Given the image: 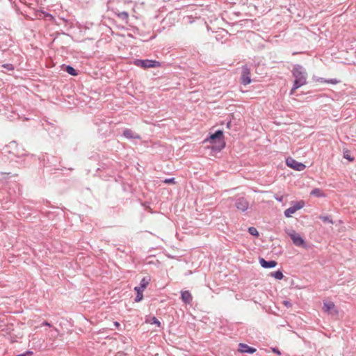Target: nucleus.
Here are the masks:
<instances>
[{
  "mask_svg": "<svg viewBox=\"0 0 356 356\" xmlns=\"http://www.w3.org/2000/svg\"><path fill=\"white\" fill-rule=\"evenodd\" d=\"M259 264L264 268H271L277 266L275 261H266L263 258L259 259Z\"/></svg>",
  "mask_w": 356,
  "mask_h": 356,
  "instance_id": "9b49d317",
  "label": "nucleus"
},
{
  "mask_svg": "<svg viewBox=\"0 0 356 356\" xmlns=\"http://www.w3.org/2000/svg\"><path fill=\"white\" fill-rule=\"evenodd\" d=\"M175 179L174 178H170V179H166L164 182L166 183V184H170V183H174Z\"/></svg>",
  "mask_w": 356,
  "mask_h": 356,
  "instance_id": "b1692460",
  "label": "nucleus"
},
{
  "mask_svg": "<svg viewBox=\"0 0 356 356\" xmlns=\"http://www.w3.org/2000/svg\"><path fill=\"white\" fill-rule=\"evenodd\" d=\"M150 282V277H145L142 279L140 283V286H136L134 288V290L137 293V296L136 297V302H140L143 298V292L145 290V289L147 287V286L149 284Z\"/></svg>",
  "mask_w": 356,
  "mask_h": 356,
  "instance_id": "7ed1b4c3",
  "label": "nucleus"
},
{
  "mask_svg": "<svg viewBox=\"0 0 356 356\" xmlns=\"http://www.w3.org/2000/svg\"><path fill=\"white\" fill-rule=\"evenodd\" d=\"M286 165L298 171H302L305 168V165L302 163H300L292 158H288L286 160Z\"/></svg>",
  "mask_w": 356,
  "mask_h": 356,
  "instance_id": "6e6552de",
  "label": "nucleus"
},
{
  "mask_svg": "<svg viewBox=\"0 0 356 356\" xmlns=\"http://www.w3.org/2000/svg\"><path fill=\"white\" fill-rule=\"evenodd\" d=\"M325 82L329 83H332V84H336L338 83V81L337 79H330V80L325 81Z\"/></svg>",
  "mask_w": 356,
  "mask_h": 356,
  "instance_id": "5701e85b",
  "label": "nucleus"
},
{
  "mask_svg": "<svg viewBox=\"0 0 356 356\" xmlns=\"http://www.w3.org/2000/svg\"><path fill=\"white\" fill-rule=\"evenodd\" d=\"M275 200H277L278 202H282L283 201V196H277L276 195L275 197Z\"/></svg>",
  "mask_w": 356,
  "mask_h": 356,
  "instance_id": "a878e982",
  "label": "nucleus"
},
{
  "mask_svg": "<svg viewBox=\"0 0 356 356\" xmlns=\"http://www.w3.org/2000/svg\"><path fill=\"white\" fill-rule=\"evenodd\" d=\"M284 304L286 307H288L291 306V302H290L289 301H288V300H285V301H284Z\"/></svg>",
  "mask_w": 356,
  "mask_h": 356,
  "instance_id": "cd10ccee",
  "label": "nucleus"
},
{
  "mask_svg": "<svg viewBox=\"0 0 356 356\" xmlns=\"http://www.w3.org/2000/svg\"><path fill=\"white\" fill-rule=\"evenodd\" d=\"M270 275L277 280H282L284 277L283 273L280 270L273 272L270 273Z\"/></svg>",
  "mask_w": 356,
  "mask_h": 356,
  "instance_id": "dca6fc26",
  "label": "nucleus"
},
{
  "mask_svg": "<svg viewBox=\"0 0 356 356\" xmlns=\"http://www.w3.org/2000/svg\"><path fill=\"white\" fill-rule=\"evenodd\" d=\"M192 296L188 291H181V300L186 304L191 303L192 301Z\"/></svg>",
  "mask_w": 356,
  "mask_h": 356,
  "instance_id": "ddd939ff",
  "label": "nucleus"
},
{
  "mask_svg": "<svg viewBox=\"0 0 356 356\" xmlns=\"http://www.w3.org/2000/svg\"><path fill=\"white\" fill-rule=\"evenodd\" d=\"M273 351L278 355H280V352L277 348H273Z\"/></svg>",
  "mask_w": 356,
  "mask_h": 356,
  "instance_id": "c756f323",
  "label": "nucleus"
},
{
  "mask_svg": "<svg viewBox=\"0 0 356 356\" xmlns=\"http://www.w3.org/2000/svg\"><path fill=\"white\" fill-rule=\"evenodd\" d=\"M248 232L252 236H259V232L255 227H249Z\"/></svg>",
  "mask_w": 356,
  "mask_h": 356,
  "instance_id": "a211bd4d",
  "label": "nucleus"
},
{
  "mask_svg": "<svg viewBox=\"0 0 356 356\" xmlns=\"http://www.w3.org/2000/svg\"><path fill=\"white\" fill-rule=\"evenodd\" d=\"M344 158L349 161L353 160V159L352 157H350V155H348V154H344Z\"/></svg>",
  "mask_w": 356,
  "mask_h": 356,
  "instance_id": "bb28decb",
  "label": "nucleus"
},
{
  "mask_svg": "<svg viewBox=\"0 0 356 356\" xmlns=\"http://www.w3.org/2000/svg\"><path fill=\"white\" fill-rule=\"evenodd\" d=\"M151 323L157 324L158 325H160L159 321L157 320L156 318L152 317L151 319Z\"/></svg>",
  "mask_w": 356,
  "mask_h": 356,
  "instance_id": "4be33fe9",
  "label": "nucleus"
},
{
  "mask_svg": "<svg viewBox=\"0 0 356 356\" xmlns=\"http://www.w3.org/2000/svg\"><path fill=\"white\" fill-rule=\"evenodd\" d=\"M43 325H44L49 326V327H50V326H51V325H50L48 322H47V321L44 322V323H43Z\"/></svg>",
  "mask_w": 356,
  "mask_h": 356,
  "instance_id": "7c9ffc66",
  "label": "nucleus"
},
{
  "mask_svg": "<svg viewBox=\"0 0 356 356\" xmlns=\"http://www.w3.org/2000/svg\"><path fill=\"white\" fill-rule=\"evenodd\" d=\"M134 64L145 69L160 66V63L158 61L152 60H136Z\"/></svg>",
  "mask_w": 356,
  "mask_h": 356,
  "instance_id": "39448f33",
  "label": "nucleus"
},
{
  "mask_svg": "<svg viewBox=\"0 0 356 356\" xmlns=\"http://www.w3.org/2000/svg\"><path fill=\"white\" fill-rule=\"evenodd\" d=\"M57 333H58V330H57V329H54V333H51V336L52 337H56Z\"/></svg>",
  "mask_w": 356,
  "mask_h": 356,
  "instance_id": "c85d7f7f",
  "label": "nucleus"
},
{
  "mask_svg": "<svg viewBox=\"0 0 356 356\" xmlns=\"http://www.w3.org/2000/svg\"><path fill=\"white\" fill-rule=\"evenodd\" d=\"M65 71L71 74V75H73V76H75L76 75V70L71 66H67L66 67V69H65Z\"/></svg>",
  "mask_w": 356,
  "mask_h": 356,
  "instance_id": "f3484780",
  "label": "nucleus"
},
{
  "mask_svg": "<svg viewBox=\"0 0 356 356\" xmlns=\"http://www.w3.org/2000/svg\"><path fill=\"white\" fill-rule=\"evenodd\" d=\"M48 17H49L51 19L53 18V17L51 16V15H47Z\"/></svg>",
  "mask_w": 356,
  "mask_h": 356,
  "instance_id": "2f4dec72",
  "label": "nucleus"
},
{
  "mask_svg": "<svg viewBox=\"0 0 356 356\" xmlns=\"http://www.w3.org/2000/svg\"><path fill=\"white\" fill-rule=\"evenodd\" d=\"M238 351L241 353H253L256 351V349L252 347L248 346L245 343H239L238 344Z\"/></svg>",
  "mask_w": 356,
  "mask_h": 356,
  "instance_id": "f8f14e48",
  "label": "nucleus"
},
{
  "mask_svg": "<svg viewBox=\"0 0 356 356\" xmlns=\"http://www.w3.org/2000/svg\"><path fill=\"white\" fill-rule=\"evenodd\" d=\"M235 205L238 210L245 211L248 209L249 203L243 197H240L236 200Z\"/></svg>",
  "mask_w": 356,
  "mask_h": 356,
  "instance_id": "1a4fd4ad",
  "label": "nucleus"
},
{
  "mask_svg": "<svg viewBox=\"0 0 356 356\" xmlns=\"http://www.w3.org/2000/svg\"><path fill=\"white\" fill-rule=\"evenodd\" d=\"M323 309L324 312H327L328 314L333 317L337 316L338 314V311L334 304L332 301L324 302Z\"/></svg>",
  "mask_w": 356,
  "mask_h": 356,
  "instance_id": "0eeeda50",
  "label": "nucleus"
},
{
  "mask_svg": "<svg viewBox=\"0 0 356 356\" xmlns=\"http://www.w3.org/2000/svg\"><path fill=\"white\" fill-rule=\"evenodd\" d=\"M123 136L127 138H135V139H139L140 136L138 134L133 132L130 129H125L123 132Z\"/></svg>",
  "mask_w": 356,
  "mask_h": 356,
  "instance_id": "4468645a",
  "label": "nucleus"
},
{
  "mask_svg": "<svg viewBox=\"0 0 356 356\" xmlns=\"http://www.w3.org/2000/svg\"><path fill=\"white\" fill-rule=\"evenodd\" d=\"M319 218L321 219L324 222H329V223H331V224L333 223L332 219L329 216H321L319 217Z\"/></svg>",
  "mask_w": 356,
  "mask_h": 356,
  "instance_id": "aec40b11",
  "label": "nucleus"
},
{
  "mask_svg": "<svg viewBox=\"0 0 356 356\" xmlns=\"http://www.w3.org/2000/svg\"><path fill=\"white\" fill-rule=\"evenodd\" d=\"M310 195H313V196L318 197H322L325 196V193L319 188L313 189L311 191Z\"/></svg>",
  "mask_w": 356,
  "mask_h": 356,
  "instance_id": "2eb2a0df",
  "label": "nucleus"
},
{
  "mask_svg": "<svg viewBox=\"0 0 356 356\" xmlns=\"http://www.w3.org/2000/svg\"><path fill=\"white\" fill-rule=\"evenodd\" d=\"M304 206L305 202L303 201L297 202L294 204L293 206L288 208L284 211V216L286 218H290L293 213H295L298 210L302 209Z\"/></svg>",
  "mask_w": 356,
  "mask_h": 356,
  "instance_id": "423d86ee",
  "label": "nucleus"
},
{
  "mask_svg": "<svg viewBox=\"0 0 356 356\" xmlns=\"http://www.w3.org/2000/svg\"><path fill=\"white\" fill-rule=\"evenodd\" d=\"M286 233L290 236L295 245L298 247H304L305 245V240L298 233L296 232L294 230H289Z\"/></svg>",
  "mask_w": 356,
  "mask_h": 356,
  "instance_id": "20e7f679",
  "label": "nucleus"
},
{
  "mask_svg": "<svg viewBox=\"0 0 356 356\" xmlns=\"http://www.w3.org/2000/svg\"><path fill=\"white\" fill-rule=\"evenodd\" d=\"M242 83L244 85L250 83L251 79L250 76V70L247 67H244L242 70Z\"/></svg>",
  "mask_w": 356,
  "mask_h": 356,
  "instance_id": "9d476101",
  "label": "nucleus"
},
{
  "mask_svg": "<svg viewBox=\"0 0 356 356\" xmlns=\"http://www.w3.org/2000/svg\"><path fill=\"white\" fill-rule=\"evenodd\" d=\"M293 75L295 78L293 87L291 89V94H293L294 91L300 87L304 86L307 83V73L305 69L299 65H296L293 69Z\"/></svg>",
  "mask_w": 356,
  "mask_h": 356,
  "instance_id": "f257e3e1",
  "label": "nucleus"
},
{
  "mask_svg": "<svg viewBox=\"0 0 356 356\" xmlns=\"http://www.w3.org/2000/svg\"><path fill=\"white\" fill-rule=\"evenodd\" d=\"M3 67L6 68L8 70H13L14 68L11 64L3 65Z\"/></svg>",
  "mask_w": 356,
  "mask_h": 356,
  "instance_id": "412c9836",
  "label": "nucleus"
},
{
  "mask_svg": "<svg viewBox=\"0 0 356 356\" xmlns=\"http://www.w3.org/2000/svg\"><path fill=\"white\" fill-rule=\"evenodd\" d=\"M211 143H215L213 148L216 150L222 149L225 146V143L222 140V131H217L212 134L209 139Z\"/></svg>",
  "mask_w": 356,
  "mask_h": 356,
  "instance_id": "f03ea898",
  "label": "nucleus"
},
{
  "mask_svg": "<svg viewBox=\"0 0 356 356\" xmlns=\"http://www.w3.org/2000/svg\"><path fill=\"white\" fill-rule=\"evenodd\" d=\"M32 352L31 351H27L24 354H21V355H18L17 356H29V355H32Z\"/></svg>",
  "mask_w": 356,
  "mask_h": 356,
  "instance_id": "393cba45",
  "label": "nucleus"
},
{
  "mask_svg": "<svg viewBox=\"0 0 356 356\" xmlns=\"http://www.w3.org/2000/svg\"><path fill=\"white\" fill-rule=\"evenodd\" d=\"M118 16L120 19H123V20H126V19H128L129 15H128V13H127V12H124H124L119 13L118 14Z\"/></svg>",
  "mask_w": 356,
  "mask_h": 356,
  "instance_id": "6ab92c4d",
  "label": "nucleus"
}]
</instances>
